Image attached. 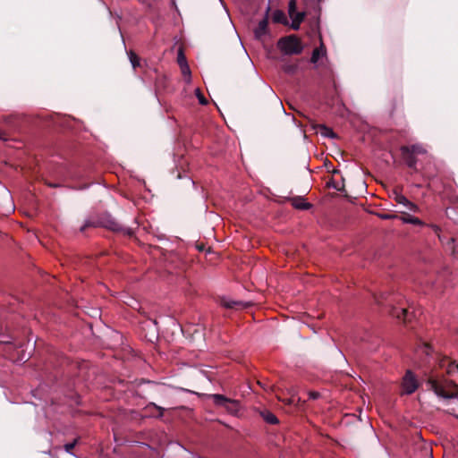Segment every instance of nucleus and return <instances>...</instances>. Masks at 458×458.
Here are the masks:
<instances>
[{"label": "nucleus", "instance_id": "obj_19", "mask_svg": "<svg viewBox=\"0 0 458 458\" xmlns=\"http://www.w3.org/2000/svg\"><path fill=\"white\" fill-rule=\"evenodd\" d=\"M325 54H326V51L323 47V45H321L319 48H315L312 51V55H311V58H310L311 63L316 64L319 60V58L322 55H324Z\"/></svg>", "mask_w": 458, "mask_h": 458}, {"label": "nucleus", "instance_id": "obj_32", "mask_svg": "<svg viewBox=\"0 0 458 458\" xmlns=\"http://www.w3.org/2000/svg\"><path fill=\"white\" fill-rule=\"evenodd\" d=\"M282 402H284V403L290 405V404L294 403V399H293V397H292V398H289V399L282 400Z\"/></svg>", "mask_w": 458, "mask_h": 458}, {"label": "nucleus", "instance_id": "obj_18", "mask_svg": "<svg viewBox=\"0 0 458 458\" xmlns=\"http://www.w3.org/2000/svg\"><path fill=\"white\" fill-rule=\"evenodd\" d=\"M327 185L328 188H332L337 191L344 192V178L342 177L341 184L339 182H335L334 179H331L327 182Z\"/></svg>", "mask_w": 458, "mask_h": 458}, {"label": "nucleus", "instance_id": "obj_12", "mask_svg": "<svg viewBox=\"0 0 458 458\" xmlns=\"http://www.w3.org/2000/svg\"><path fill=\"white\" fill-rule=\"evenodd\" d=\"M292 206L299 210H309L312 208V205L306 202L303 197H294L291 200Z\"/></svg>", "mask_w": 458, "mask_h": 458}, {"label": "nucleus", "instance_id": "obj_6", "mask_svg": "<svg viewBox=\"0 0 458 458\" xmlns=\"http://www.w3.org/2000/svg\"><path fill=\"white\" fill-rule=\"evenodd\" d=\"M420 384L413 372L408 369L402 381L403 394H411L419 387Z\"/></svg>", "mask_w": 458, "mask_h": 458}, {"label": "nucleus", "instance_id": "obj_5", "mask_svg": "<svg viewBox=\"0 0 458 458\" xmlns=\"http://www.w3.org/2000/svg\"><path fill=\"white\" fill-rule=\"evenodd\" d=\"M211 399L213 403L218 406L225 408L229 413L236 414L239 411V402L233 399L225 397L223 394H212Z\"/></svg>", "mask_w": 458, "mask_h": 458}, {"label": "nucleus", "instance_id": "obj_25", "mask_svg": "<svg viewBox=\"0 0 458 458\" xmlns=\"http://www.w3.org/2000/svg\"><path fill=\"white\" fill-rule=\"evenodd\" d=\"M297 8V2L296 0H290L288 3V13L289 16H293V13H295Z\"/></svg>", "mask_w": 458, "mask_h": 458}, {"label": "nucleus", "instance_id": "obj_10", "mask_svg": "<svg viewBox=\"0 0 458 458\" xmlns=\"http://www.w3.org/2000/svg\"><path fill=\"white\" fill-rule=\"evenodd\" d=\"M439 367L445 369L448 376H452L455 371H458V364L449 357L442 358L439 360Z\"/></svg>", "mask_w": 458, "mask_h": 458}, {"label": "nucleus", "instance_id": "obj_35", "mask_svg": "<svg viewBox=\"0 0 458 458\" xmlns=\"http://www.w3.org/2000/svg\"><path fill=\"white\" fill-rule=\"evenodd\" d=\"M177 178H178V179H181V178H182V176H181V174H180L177 175Z\"/></svg>", "mask_w": 458, "mask_h": 458}, {"label": "nucleus", "instance_id": "obj_2", "mask_svg": "<svg viewBox=\"0 0 458 458\" xmlns=\"http://www.w3.org/2000/svg\"><path fill=\"white\" fill-rule=\"evenodd\" d=\"M427 383L437 396L445 399H458V385L453 380L443 378L440 381L434 377H429Z\"/></svg>", "mask_w": 458, "mask_h": 458}, {"label": "nucleus", "instance_id": "obj_24", "mask_svg": "<svg viewBox=\"0 0 458 458\" xmlns=\"http://www.w3.org/2000/svg\"><path fill=\"white\" fill-rule=\"evenodd\" d=\"M408 157H406V165L410 167V168H415L416 166V164H417V159L416 157H414V155L412 154H407Z\"/></svg>", "mask_w": 458, "mask_h": 458}, {"label": "nucleus", "instance_id": "obj_9", "mask_svg": "<svg viewBox=\"0 0 458 458\" xmlns=\"http://www.w3.org/2000/svg\"><path fill=\"white\" fill-rule=\"evenodd\" d=\"M391 197L394 199V201L403 206L407 210L411 212H416L418 210V206L410 201L404 195H403L399 191H394Z\"/></svg>", "mask_w": 458, "mask_h": 458}, {"label": "nucleus", "instance_id": "obj_29", "mask_svg": "<svg viewBox=\"0 0 458 458\" xmlns=\"http://www.w3.org/2000/svg\"><path fill=\"white\" fill-rule=\"evenodd\" d=\"M301 20H299V19H298V20H296V21L292 20L291 27H292V29H293L294 30H299V29H300V25H301Z\"/></svg>", "mask_w": 458, "mask_h": 458}, {"label": "nucleus", "instance_id": "obj_27", "mask_svg": "<svg viewBox=\"0 0 458 458\" xmlns=\"http://www.w3.org/2000/svg\"><path fill=\"white\" fill-rule=\"evenodd\" d=\"M195 95L199 102L200 105H207L208 104V100L206 99V98L203 96V94L201 93L200 89H195Z\"/></svg>", "mask_w": 458, "mask_h": 458}, {"label": "nucleus", "instance_id": "obj_4", "mask_svg": "<svg viewBox=\"0 0 458 458\" xmlns=\"http://www.w3.org/2000/svg\"><path fill=\"white\" fill-rule=\"evenodd\" d=\"M277 47L285 55H299L303 50L301 41L293 35L281 38L277 42Z\"/></svg>", "mask_w": 458, "mask_h": 458}, {"label": "nucleus", "instance_id": "obj_28", "mask_svg": "<svg viewBox=\"0 0 458 458\" xmlns=\"http://www.w3.org/2000/svg\"><path fill=\"white\" fill-rule=\"evenodd\" d=\"M304 16H305V13L303 12H296L295 13L293 14V16H290V18L294 21L299 19V20H301V21H302L304 19Z\"/></svg>", "mask_w": 458, "mask_h": 458}, {"label": "nucleus", "instance_id": "obj_22", "mask_svg": "<svg viewBox=\"0 0 458 458\" xmlns=\"http://www.w3.org/2000/svg\"><path fill=\"white\" fill-rule=\"evenodd\" d=\"M129 59L134 69L140 66V59L138 55L131 51L129 53Z\"/></svg>", "mask_w": 458, "mask_h": 458}, {"label": "nucleus", "instance_id": "obj_17", "mask_svg": "<svg viewBox=\"0 0 458 458\" xmlns=\"http://www.w3.org/2000/svg\"><path fill=\"white\" fill-rule=\"evenodd\" d=\"M272 20L275 23L287 24V19L284 13L281 10H276L272 14Z\"/></svg>", "mask_w": 458, "mask_h": 458}, {"label": "nucleus", "instance_id": "obj_3", "mask_svg": "<svg viewBox=\"0 0 458 458\" xmlns=\"http://www.w3.org/2000/svg\"><path fill=\"white\" fill-rule=\"evenodd\" d=\"M98 226L105 227L114 232H119L123 229L122 225L116 221V219L111 214L106 212L97 218L86 219L80 230L81 232H84L88 227Z\"/></svg>", "mask_w": 458, "mask_h": 458}, {"label": "nucleus", "instance_id": "obj_20", "mask_svg": "<svg viewBox=\"0 0 458 458\" xmlns=\"http://www.w3.org/2000/svg\"><path fill=\"white\" fill-rule=\"evenodd\" d=\"M401 220L404 224H411V225H423V222L420 218L410 216V215L402 216Z\"/></svg>", "mask_w": 458, "mask_h": 458}, {"label": "nucleus", "instance_id": "obj_33", "mask_svg": "<svg viewBox=\"0 0 458 458\" xmlns=\"http://www.w3.org/2000/svg\"><path fill=\"white\" fill-rule=\"evenodd\" d=\"M8 139L4 132H0V140L6 141Z\"/></svg>", "mask_w": 458, "mask_h": 458}, {"label": "nucleus", "instance_id": "obj_1", "mask_svg": "<svg viewBox=\"0 0 458 458\" xmlns=\"http://www.w3.org/2000/svg\"><path fill=\"white\" fill-rule=\"evenodd\" d=\"M376 303L387 310V313L403 322L408 324L414 318L413 312L403 306L401 296L391 293L388 290H381L372 293Z\"/></svg>", "mask_w": 458, "mask_h": 458}, {"label": "nucleus", "instance_id": "obj_23", "mask_svg": "<svg viewBox=\"0 0 458 458\" xmlns=\"http://www.w3.org/2000/svg\"><path fill=\"white\" fill-rule=\"evenodd\" d=\"M177 63H178L179 66H181L182 64L183 65V64H188L187 60H186V57H185V55H184V53H183L182 48H179V50H178Z\"/></svg>", "mask_w": 458, "mask_h": 458}, {"label": "nucleus", "instance_id": "obj_26", "mask_svg": "<svg viewBox=\"0 0 458 458\" xmlns=\"http://www.w3.org/2000/svg\"><path fill=\"white\" fill-rule=\"evenodd\" d=\"M78 442H79V438H75L72 443L65 444L64 446V450L69 454H72V450L74 449V447L78 444Z\"/></svg>", "mask_w": 458, "mask_h": 458}, {"label": "nucleus", "instance_id": "obj_30", "mask_svg": "<svg viewBox=\"0 0 458 458\" xmlns=\"http://www.w3.org/2000/svg\"><path fill=\"white\" fill-rule=\"evenodd\" d=\"M379 217L384 220H390V219L395 218L396 216L391 215V214H380Z\"/></svg>", "mask_w": 458, "mask_h": 458}, {"label": "nucleus", "instance_id": "obj_8", "mask_svg": "<svg viewBox=\"0 0 458 458\" xmlns=\"http://www.w3.org/2000/svg\"><path fill=\"white\" fill-rule=\"evenodd\" d=\"M270 8L267 7L264 18L259 21L258 26L254 29V38L258 40H263L266 36L269 35L268 25V12Z\"/></svg>", "mask_w": 458, "mask_h": 458}, {"label": "nucleus", "instance_id": "obj_34", "mask_svg": "<svg viewBox=\"0 0 458 458\" xmlns=\"http://www.w3.org/2000/svg\"><path fill=\"white\" fill-rule=\"evenodd\" d=\"M339 173H340V171H339V170H337V169H335V170L333 171V174H339Z\"/></svg>", "mask_w": 458, "mask_h": 458}, {"label": "nucleus", "instance_id": "obj_21", "mask_svg": "<svg viewBox=\"0 0 458 458\" xmlns=\"http://www.w3.org/2000/svg\"><path fill=\"white\" fill-rule=\"evenodd\" d=\"M180 68H181L182 73L185 81L187 82H190L191 81V69L189 67V64H183V65L182 64L180 66Z\"/></svg>", "mask_w": 458, "mask_h": 458}, {"label": "nucleus", "instance_id": "obj_13", "mask_svg": "<svg viewBox=\"0 0 458 458\" xmlns=\"http://www.w3.org/2000/svg\"><path fill=\"white\" fill-rule=\"evenodd\" d=\"M403 154H424L426 153L425 148L420 144H413L411 146H404L401 148Z\"/></svg>", "mask_w": 458, "mask_h": 458}, {"label": "nucleus", "instance_id": "obj_16", "mask_svg": "<svg viewBox=\"0 0 458 458\" xmlns=\"http://www.w3.org/2000/svg\"><path fill=\"white\" fill-rule=\"evenodd\" d=\"M318 132L321 134V136L328 139H335L336 138V134L334 132V131L327 127L325 124H318Z\"/></svg>", "mask_w": 458, "mask_h": 458}, {"label": "nucleus", "instance_id": "obj_14", "mask_svg": "<svg viewBox=\"0 0 458 458\" xmlns=\"http://www.w3.org/2000/svg\"><path fill=\"white\" fill-rule=\"evenodd\" d=\"M259 415L268 424L276 425L279 423L277 417L268 410L260 411Z\"/></svg>", "mask_w": 458, "mask_h": 458}, {"label": "nucleus", "instance_id": "obj_31", "mask_svg": "<svg viewBox=\"0 0 458 458\" xmlns=\"http://www.w3.org/2000/svg\"><path fill=\"white\" fill-rule=\"evenodd\" d=\"M309 394H310V398H311L313 400L318 399L320 395L318 392H315V391L310 392Z\"/></svg>", "mask_w": 458, "mask_h": 458}, {"label": "nucleus", "instance_id": "obj_11", "mask_svg": "<svg viewBox=\"0 0 458 458\" xmlns=\"http://www.w3.org/2000/svg\"><path fill=\"white\" fill-rule=\"evenodd\" d=\"M144 411L148 413L150 416L156 418H162L164 416L165 409L161 406L157 405L155 403H149L144 408Z\"/></svg>", "mask_w": 458, "mask_h": 458}, {"label": "nucleus", "instance_id": "obj_15", "mask_svg": "<svg viewBox=\"0 0 458 458\" xmlns=\"http://www.w3.org/2000/svg\"><path fill=\"white\" fill-rule=\"evenodd\" d=\"M281 68L286 74L293 75L298 71L299 65L296 62H284Z\"/></svg>", "mask_w": 458, "mask_h": 458}, {"label": "nucleus", "instance_id": "obj_7", "mask_svg": "<svg viewBox=\"0 0 458 458\" xmlns=\"http://www.w3.org/2000/svg\"><path fill=\"white\" fill-rule=\"evenodd\" d=\"M217 302L225 309L241 310L248 309L253 305L251 301H234L227 299L226 297H218Z\"/></svg>", "mask_w": 458, "mask_h": 458}, {"label": "nucleus", "instance_id": "obj_36", "mask_svg": "<svg viewBox=\"0 0 458 458\" xmlns=\"http://www.w3.org/2000/svg\"><path fill=\"white\" fill-rule=\"evenodd\" d=\"M220 2H222V0H219Z\"/></svg>", "mask_w": 458, "mask_h": 458}]
</instances>
